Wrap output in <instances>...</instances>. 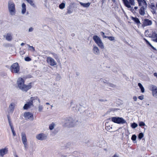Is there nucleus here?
Instances as JSON below:
<instances>
[{"label":"nucleus","mask_w":157,"mask_h":157,"mask_svg":"<svg viewBox=\"0 0 157 157\" xmlns=\"http://www.w3.org/2000/svg\"><path fill=\"white\" fill-rule=\"evenodd\" d=\"M143 40L145 41L146 44L149 45L152 49L154 50H156V49L154 48L146 38H144Z\"/></svg>","instance_id":"22"},{"label":"nucleus","mask_w":157,"mask_h":157,"mask_svg":"<svg viewBox=\"0 0 157 157\" xmlns=\"http://www.w3.org/2000/svg\"><path fill=\"white\" fill-rule=\"evenodd\" d=\"M38 111L39 112H41L42 111L43 109V107L42 105H39L38 106Z\"/></svg>","instance_id":"36"},{"label":"nucleus","mask_w":157,"mask_h":157,"mask_svg":"<svg viewBox=\"0 0 157 157\" xmlns=\"http://www.w3.org/2000/svg\"><path fill=\"white\" fill-rule=\"evenodd\" d=\"M11 131H12V133L13 134V136H15L16 135V134L15 132V131L14 130V128H11Z\"/></svg>","instance_id":"44"},{"label":"nucleus","mask_w":157,"mask_h":157,"mask_svg":"<svg viewBox=\"0 0 157 157\" xmlns=\"http://www.w3.org/2000/svg\"><path fill=\"white\" fill-rule=\"evenodd\" d=\"M24 116L26 119H29L31 121L33 120V114L29 112H26L24 113Z\"/></svg>","instance_id":"8"},{"label":"nucleus","mask_w":157,"mask_h":157,"mask_svg":"<svg viewBox=\"0 0 157 157\" xmlns=\"http://www.w3.org/2000/svg\"><path fill=\"white\" fill-rule=\"evenodd\" d=\"M33 30V29L32 27L30 28L29 30V32H32Z\"/></svg>","instance_id":"54"},{"label":"nucleus","mask_w":157,"mask_h":157,"mask_svg":"<svg viewBox=\"0 0 157 157\" xmlns=\"http://www.w3.org/2000/svg\"><path fill=\"white\" fill-rule=\"evenodd\" d=\"M8 8L10 15H14L16 13L15 5L12 1L10 0L8 2Z\"/></svg>","instance_id":"2"},{"label":"nucleus","mask_w":157,"mask_h":157,"mask_svg":"<svg viewBox=\"0 0 157 157\" xmlns=\"http://www.w3.org/2000/svg\"><path fill=\"white\" fill-rule=\"evenodd\" d=\"M152 24V22L151 21L148 19H145L143 21V25L144 26L150 25Z\"/></svg>","instance_id":"16"},{"label":"nucleus","mask_w":157,"mask_h":157,"mask_svg":"<svg viewBox=\"0 0 157 157\" xmlns=\"http://www.w3.org/2000/svg\"><path fill=\"white\" fill-rule=\"evenodd\" d=\"M15 104L14 103H11L9 105L8 109V113H13L15 108Z\"/></svg>","instance_id":"14"},{"label":"nucleus","mask_w":157,"mask_h":157,"mask_svg":"<svg viewBox=\"0 0 157 157\" xmlns=\"http://www.w3.org/2000/svg\"><path fill=\"white\" fill-rule=\"evenodd\" d=\"M136 136L134 134L131 137V139L133 141H134L136 140Z\"/></svg>","instance_id":"37"},{"label":"nucleus","mask_w":157,"mask_h":157,"mask_svg":"<svg viewBox=\"0 0 157 157\" xmlns=\"http://www.w3.org/2000/svg\"><path fill=\"white\" fill-rule=\"evenodd\" d=\"M36 137L38 140H45L47 138V136L44 133H40L37 135Z\"/></svg>","instance_id":"13"},{"label":"nucleus","mask_w":157,"mask_h":157,"mask_svg":"<svg viewBox=\"0 0 157 157\" xmlns=\"http://www.w3.org/2000/svg\"><path fill=\"white\" fill-rule=\"evenodd\" d=\"M93 47L92 50L94 53L96 55H99L100 54V51L98 48L94 45Z\"/></svg>","instance_id":"17"},{"label":"nucleus","mask_w":157,"mask_h":157,"mask_svg":"<svg viewBox=\"0 0 157 157\" xmlns=\"http://www.w3.org/2000/svg\"><path fill=\"white\" fill-rule=\"evenodd\" d=\"M144 134L142 132H140L139 133L138 136V138L140 140L144 136Z\"/></svg>","instance_id":"34"},{"label":"nucleus","mask_w":157,"mask_h":157,"mask_svg":"<svg viewBox=\"0 0 157 157\" xmlns=\"http://www.w3.org/2000/svg\"><path fill=\"white\" fill-rule=\"evenodd\" d=\"M25 60L26 61H29L31 60V59L29 57H26L25 58Z\"/></svg>","instance_id":"43"},{"label":"nucleus","mask_w":157,"mask_h":157,"mask_svg":"<svg viewBox=\"0 0 157 157\" xmlns=\"http://www.w3.org/2000/svg\"><path fill=\"white\" fill-rule=\"evenodd\" d=\"M46 61L47 63L51 66H54L57 64L54 59L50 57H47Z\"/></svg>","instance_id":"9"},{"label":"nucleus","mask_w":157,"mask_h":157,"mask_svg":"<svg viewBox=\"0 0 157 157\" xmlns=\"http://www.w3.org/2000/svg\"><path fill=\"white\" fill-rule=\"evenodd\" d=\"M28 3H29L30 5L34 7H36V6L35 4L33 3V0H26Z\"/></svg>","instance_id":"28"},{"label":"nucleus","mask_w":157,"mask_h":157,"mask_svg":"<svg viewBox=\"0 0 157 157\" xmlns=\"http://www.w3.org/2000/svg\"><path fill=\"white\" fill-rule=\"evenodd\" d=\"M13 155L14 157H18L17 155L16 154V152H13Z\"/></svg>","instance_id":"50"},{"label":"nucleus","mask_w":157,"mask_h":157,"mask_svg":"<svg viewBox=\"0 0 157 157\" xmlns=\"http://www.w3.org/2000/svg\"><path fill=\"white\" fill-rule=\"evenodd\" d=\"M149 37L152 38V40L155 42H157V33L155 32L152 31L151 34H150Z\"/></svg>","instance_id":"12"},{"label":"nucleus","mask_w":157,"mask_h":157,"mask_svg":"<svg viewBox=\"0 0 157 157\" xmlns=\"http://www.w3.org/2000/svg\"><path fill=\"white\" fill-rule=\"evenodd\" d=\"M110 119L111 121L115 123L119 124H127L126 120L122 117H112Z\"/></svg>","instance_id":"3"},{"label":"nucleus","mask_w":157,"mask_h":157,"mask_svg":"<svg viewBox=\"0 0 157 157\" xmlns=\"http://www.w3.org/2000/svg\"><path fill=\"white\" fill-rule=\"evenodd\" d=\"M109 85L110 86H111V87H114V85L113 84H112L109 83Z\"/></svg>","instance_id":"60"},{"label":"nucleus","mask_w":157,"mask_h":157,"mask_svg":"<svg viewBox=\"0 0 157 157\" xmlns=\"http://www.w3.org/2000/svg\"><path fill=\"white\" fill-rule=\"evenodd\" d=\"M71 106H72V109L74 110V109L77 106V105L74 104L73 101H71L70 103Z\"/></svg>","instance_id":"29"},{"label":"nucleus","mask_w":157,"mask_h":157,"mask_svg":"<svg viewBox=\"0 0 157 157\" xmlns=\"http://www.w3.org/2000/svg\"><path fill=\"white\" fill-rule=\"evenodd\" d=\"M24 44V43H22L21 44V46H23Z\"/></svg>","instance_id":"64"},{"label":"nucleus","mask_w":157,"mask_h":157,"mask_svg":"<svg viewBox=\"0 0 157 157\" xmlns=\"http://www.w3.org/2000/svg\"><path fill=\"white\" fill-rule=\"evenodd\" d=\"M118 110V109H117L113 108V109H111V111H116V110Z\"/></svg>","instance_id":"52"},{"label":"nucleus","mask_w":157,"mask_h":157,"mask_svg":"<svg viewBox=\"0 0 157 157\" xmlns=\"http://www.w3.org/2000/svg\"><path fill=\"white\" fill-rule=\"evenodd\" d=\"M138 126L137 124L135 122H134L132 123L131 125V127L133 128H136Z\"/></svg>","instance_id":"33"},{"label":"nucleus","mask_w":157,"mask_h":157,"mask_svg":"<svg viewBox=\"0 0 157 157\" xmlns=\"http://www.w3.org/2000/svg\"><path fill=\"white\" fill-rule=\"evenodd\" d=\"M7 118H8V122H9V121H11L10 119V116H9V115H7Z\"/></svg>","instance_id":"56"},{"label":"nucleus","mask_w":157,"mask_h":157,"mask_svg":"<svg viewBox=\"0 0 157 157\" xmlns=\"http://www.w3.org/2000/svg\"><path fill=\"white\" fill-rule=\"evenodd\" d=\"M27 45L29 47V50H32L33 51H35L34 48L33 46H30L28 44Z\"/></svg>","instance_id":"39"},{"label":"nucleus","mask_w":157,"mask_h":157,"mask_svg":"<svg viewBox=\"0 0 157 157\" xmlns=\"http://www.w3.org/2000/svg\"><path fill=\"white\" fill-rule=\"evenodd\" d=\"M93 38L95 43L99 47L102 49L104 48L103 44L99 37L97 35H94L93 36Z\"/></svg>","instance_id":"5"},{"label":"nucleus","mask_w":157,"mask_h":157,"mask_svg":"<svg viewBox=\"0 0 157 157\" xmlns=\"http://www.w3.org/2000/svg\"><path fill=\"white\" fill-rule=\"evenodd\" d=\"M128 3L129 5L132 6H134L135 5V2L134 0H129Z\"/></svg>","instance_id":"35"},{"label":"nucleus","mask_w":157,"mask_h":157,"mask_svg":"<svg viewBox=\"0 0 157 157\" xmlns=\"http://www.w3.org/2000/svg\"><path fill=\"white\" fill-rule=\"evenodd\" d=\"M145 125V123L143 121L140 122L139 123V125L140 127L144 126Z\"/></svg>","instance_id":"40"},{"label":"nucleus","mask_w":157,"mask_h":157,"mask_svg":"<svg viewBox=\"0 0 157 157\" xmlns=\"http://www.w3.org/2000/svg\"><path fill=\"white\" fill-rule=\"evenodd\" d=\"M131 18L136 24H140V21L138 18L132 17Z\"/></svg>","instance_id":"23"},{"label":"nucleus","mask_w":157,"mask_h":157,"mask_svg":"<svg viewBox=\"0 0 157 157\" xmlns=\"http://www.w3.org/2000/svg\"><path fill=\"white\" fill-rule=\"evenodd\" d=\"M37 99L38 97L37 96L31 97L29 101L30 102L31 101L32 102V103L33 104V101L34 100H37Z\"/></svg>","instance_id":"32"},{"label":"nucleus","mask_w":157,"mask_h":157,"mask_svg":"<svg viewBox=\"0 0 157 157\" xmlns=\"http://www.w3.org/2000/svg\"><path fill=\"white\" fill-rule=\"evenodd\" d=\"M101 34H102V35H103V38H104V36H105V33H104L103 32H101Z\"/></svg>","instance_id":"58"},{"label":"nucleus","mask_w":157,"mask_h":157,"mask_svg":"<svg viewBox=\"0 0 157 157\" xmlns=\"http://www.w3.org/2000/svg\"><path fill=\"white\" fill-rule=\"evenodd\" d=\"M65 5L64 3L62 2L59 5V7L61 9H63L65 7Z\"/></svg>","instance_id":"31"},{"label":"nucleus","mask_w":157,"mask_h":157,"mask_svg":"<svg viewBox=\"0 0 157 157\" xmlns=\"http://www.w3.org/2000/svg\"><path fill=\"white\" fill-rule=\"evenodd\" d=\"M134 101H136V100H137V97L136 96H134L133 97V98Z\"/></svg>","instance_id":"51"},{"label":"nucleus","mask_w":157,"mask_h":157,"mask_svg":"<svg viewBox=\"0 0 157 157\" xmlns=\"http://www.w3.org/2000/svg\"><path fill=\"white\" fill-rule=\"evenodd\" d=\"M75 36V34L74 33H72L71 34V36L72 37L74 36Z\"/></svg>","instance_id":"61"},{"label":"nucleus","mask_w":157,"mask_h":157,"mask_svg":"<svg viewBox=\"0 0 157 157\" xmlns=\"http://www.w3.org/2000/svg\"><path fill=\"white\" fill-rule=\"evenodd\" d=\"M79 3L81 6H83L84 7H88L90 6V2H87L86 3H83L82 2H80Z\"/></svg>","instance_id":"25"},{"label":"nucleus","mask_w":157,"mask_h":157,"mask_svg":"<svg viewBox=\"0 0 157 157\" xmlns=\"http://www.w3.org/2000/svg\"><path fill=\"white\" fill-rule=\"evenodd\" d=\"M150 7L151 9H154L156 8V7L153 3H151Z\"/></svg>","instance_id":"41"},{"label":"nucleus","mask_w":157,"mask_h":157,"mask_svg":"<svg viewBox=\"0 0 157 157\" xmlns=\"http://www.w3.org/2000/svg\"><path fill=\"white\" fill-rule=\"evenodd\" d=\"M154 75L156 77V78H157V73H154Z\"/></svg>","instance_id":"59"},{"label":"nucleus","mask_w":157,"mask_h":157,"mask_svg":"<svg viewBox=\"0 0 157 157\" xmlns=\"http://www.w3.org/2000/svg\"><path fill=\"white\" fill-rule=\"evenodd\" d=\"M137 8H138L137 7L135 6L134 8V9H135L136 10L137 9Z\"/></svg>","instance_id":"62"},{"label":"nucleus","mask_w":157,"mask_h":157,"mask_svg":"<svg viewBox=\"0 0 157 157\" xmlns=\"http://www.w3.org/2000/svg\"><path fill=\"white\" fill-rule=\"evenodd\" d=\"M143 6H142L139 10V13L141 16H144L145 14V10L146 9L147 7V6H146L145 5H143Z\"/></svg>","instance_id":"15"},{"label":"nucleus","mask_w":157,"mask_h":157,"mask_svg":"<svg viewBox=\"0 0 157 157\" xmlns=\"http://www.w3.org/2000/svg\"><path fill=\"white\" fill-rule=\"evenodd\" d=\"M9 123L10 126V127L11 129L12 128H14L13 127V125H12V123L11 122V121H9Z\"/></svg>","instance_id":"47"},{"label":"nucleus","mask_w":157,"mask_h":157,"mask_svg":"<svg viewBox=\"0 0 157 157\" xmlns=\"http://www.w3.org/2000/svg\"><path fill=\"white\" fill-rule=\"evenodd\" d=\"M104 38H107L109 40L112 41L114 40V37L113 36H104Z\"/></svg>","instance_id":"30"},{"label":"nucleus","mask_w":157,"mask_h":157,"mask_svg":"<svg viewBox=\"0 0 157 157\" xmlns=\"http://www.w3.org/2000/svg\"><path fill=\"white\" fill-rule=\"evenodd\" d=\"M75 121L72 117H66L65 120V125L68 127H71L74 126Z\"/></svg>","instance_id":"4"},{"label":"nucleus","mask_w":157,"mask_h":157,"mask_svg":"<svg viewBox=\"0 0 157 157\" xmlns=\"http://www.w3.org/2000/svg\"><path fill=\"white\" fill-rule=\"evenodd\" d=\"M23 144H24V147H25V150H26L27 149V146H28V145H27V143H23Z\"/></svg>","instance_id":"45"},{"label":"nucleus","mask_w":157,"mask_h":157,"mask_svg":"<svg viewBox=\"0 0 157 157\" xmlns=\"http://www.w3.org/2000/svg\"><path fill=\"white\" fill-rule=\"evenodd\" d=\"M22 10L21 11V13L22 14H24L26 11V5L25 3H23L22 5Z\"/></svg>","instance_id":"24"},{"label":"nucleus","mask_w":157,"mask_h":157,"mask_svg":"<svg viewBox=\"0 0 157 157\" xmlns=\"http://www.w3.org/2000/svg\"><path fill=\"white\" fill-rule=\"evenodd\" d=\"M10 70L13 73H18L20 71V66L17 63H13L11 66Z\"/></svg>","instance_id":"6"},{"label":"nucleus","mask_w":157,"mask_h":157,"mask_svg":"<svg viewBox=\"0 0 157 157\" xmlns=\"http://www.w3.org/2000/svg\"><path fill=\"white\" fill-rule=\"evenodd\" d=\"M139 6H141L142 5V3H143V5H145L146 6V5H147V4L145 1V0H137Z\"/></svg>","instance_id":"21"},{"label":"nucleus","mask_w":157,"mask_h":157,"mask_svg":"<svg viewBox=\"0 0 157 157\" xmlns=\"http://www.w3.org/2000/svg\"><path fill=\"white\" fill-rule=\"evenodd\" d=\"M72 12V11L70 10V9H68L67 11V13L69 14H70Z\"/></svg>","instance_id":"48"},{"label":"nucleus","mask_w":157,"mask_h":157,"mask_svg":"<svg viewBox=\"0 0 157 157\" xmlns=\"http://www.w3.org/2000/svg\"><path fill=\"white\" fill-rule=\"evenodd\" d=\"M71 145V143H69L67 144V145H66V147H69V146Z\"/></svg>","instance_id":"55"},{"label":"nucleus","mask_w":157,"mask_h":157,"mask_svg":"<svg viewBox=\"0 0 157 157\" xmlns=\"http://www.w3.org/2000/svg\"><path fill=\"white\" fill-rule=\"evenodd\" d=\"M21 136L23 143H27V140L25 134L24 132H22L21 133Z\"/></svg>","instance_id":"19"},{"label":"nucleus","mask_w":157,"mask_h":157,"mask_svg":"<svg viewBox=\"0 0 157 157\" xmlns=\"http://www.w3.org/2000/svg\"><path fill=\"white\" fill-rule=\"evenodd\" d=\"M125 6L129 9V10L131 11L133 13H136V11L132 7L129 5L128 0H122Z\"/></svg>","instance_id":"7"},{"label":"nucleus","mask_w":157,"mask_h":157,"mask_svg":"<svg viewBox=\"0 0 157 157\" xmlns=\"http://www.w3.org/2000/svg\"><path fill=\"white\" fill-rule=\"evenodd\" d=\"M4 37H5L6 39L7 40L9 41H11L12 39V36L11 33H8L6 36H4Z\"/></svg>","instance_id":"20"},{"label":"nucleus","mask_w":157,"mask_h":157,"mask_svg":"<svg viewBox=\"0 0 157 157\" xmlns=\"http://www.w3.org/2000/svg\"><path fill=\"white\" fill-rule=\"evenodd\" d=\"M138 98L140 100H143L144 98V95H142L141 96H140L138 97Z\"/></svg>","instance_id":"46"},{"label":"nucleus","mask_w":157,"mask_h":157,"mask_svg":"<svg viewBox=\"0 0 157 157\" xmlns=\"http://www.w3.org/2000/svg\"><path fill=\"white\" fill-rule=\"evenodd\" d=\"M105 81H103V82L104 83H107V81L106 80H105Z\"/></svg>","instance_id":"63"},{"label":"nucleus","mask_w":157,"mask_h":157,"mask_svg":"<svg viewBox=\"0 0 157 157\" xmlns=\"http://www.w3.org/2000/svg\"><path fill=\"white\" fill-rule=\"evenodd\" d=\"M112 128V126L109 125H108V123H106L105 124V129L107 130V131L110 130Z\"/></svg>","instance_id":"27"},{"label":"nucleus","mask_w":157,"mask_h":157,"mask_svg":"<svg viewBox=\"0 0 157 157\" xmlns=\"http://www.w3.org/2000/svg\"><path fill=\"white\" fill-rule=\"evenodd\" d=\"M138 86H139V87H140V89H141V92L142 93L144 92V87L142 85V84L140 83H138Z\"/></svg>","instance_id":"26"},{"label":"nucleus","mask_w":157,"mask_h":157,"mask_svg":"<svg viewBox=\"0 0 157 157\" xmlns=\"http://www.w3.org/2000/svg\"><path fill=\"white\" fill-rule=\"evenodd\" d=\"M33 105V104L32 103V102L29 101L25 104L23 107V109L25 110H27L30 108L31 106Z\"/></svg>","instance_id":"18"},{"label":"nucleus","mask_w":157,"mask_h":157,"mask_svg":"<svg viewBox=\"0 0 157 157\" xmlns=\"http://www.w3.org/2000/svg\"><path fill=\"white\" fill-rule=\"evenodd\" d=\"M54 125L55 124L53 123H52L51 124L49 127V129L51 130H52L54 128Z\"/></svg>","instance_id":"38"},{"label":"nucleus","mask_w":157,"mask_h":157,"mask_svg":"<svg viewBox=\"0 0 157 157\" xmlns=\"http://www.w3.org/2000/svg\"><path fill=\"white\" fill-rule=\"evenodd\" d=\"M52 55H53L54 58L56 59L58 58V56L55 53H52Z\"/></svg>","instance_id":"42"},{"label":"nucleus","mask_w":157,"mask_h":157,"mask_svg":"<svg viewBox=\"0 0 157 157\" xmlns=\"http://www.w3.org/2000/svg\"><path fill=\"white\" fill-rule=\"evenodd\" d=\"M151 90L153 96L157 98V87L154 85H152L151 86Z\"/></svg>","instance_id":"10"},{"label":"nucleus","mask_w":157,"mask_h":157,"mask_svg":"<svg viewBox=\"0 0 157 157\" xmlns=\"http://www.w3.org/2000/svg\"><path fill=\"white\" fill-rule=\"evenodd\" d=\"M156 8L154 9H152L153 11H152V12L153 14H155L156 13Z\"/></svg>","instance_id":"49"},{"label":"nucleus","mask_w":157,"mask_h":157,"mask_svg":"<svg viewBox=\"0 0 157 157\" xmlns=\"http://www.w3.org/2000/svg\"><path fill=\"white\" fill-rule=\"evenodd\" d=\"M99 101H106L107 100L106 99L104 100L103 99H101L99 100Z\"/></svg>","instance_id":"53"},{"label":"nucleus","mask_w":157,"mask_h":157,"mask_svg":"<svg viewBox=\"0 0 157 157\" xmlns=\"http://www.w3.org/2000/svg\"><path fill=\"white\" fill-rule=\"evenodd\" d=\"M8 149L6 147L0 149V155L3 157L4 156L8 153Z\"/></svg>","instance_id":"11"},{"label":"nucleus","mask_w":157,"mask_h":157,"mask_svg":"<svg viewBox=\"0 0 157 157\" xmlns=\"http://www.w3.org/2000/svg\"><path fill=\"white\" fill-rule=\"evenodd\" d=\"M112 157H119L118 156V155L116 154H115Z\"/></svg>","instance_id":"57"},{"label":"nucleus","mask_w":157,"mask_h":157,"mask_svg":"<svg viewBox=\"0 0 157 157\" xmlns=\"http://www.w3.org/2000/svg\"><path fill=\"white\" fill-rule=\"evenodd\" d=\"M25 81L22 78H19L17 81V84L19 89L23 92H27L32 87V83L30 82L28 85L25 84Z\"/></svg>","instance_id":"1"}]
</instances>
